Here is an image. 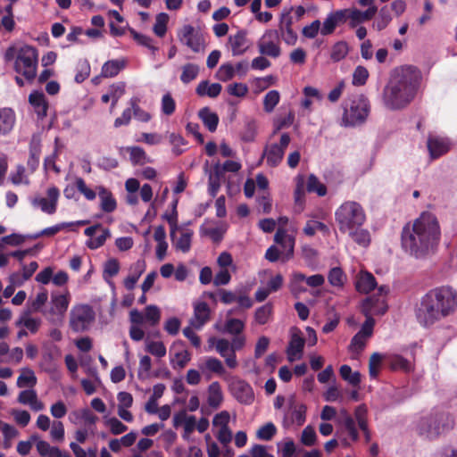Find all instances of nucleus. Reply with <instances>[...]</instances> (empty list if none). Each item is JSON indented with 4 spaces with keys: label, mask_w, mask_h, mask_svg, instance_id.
Returning <instances> with one entry per match:
<instances>
[{
    "label": "nucleus",
    "mask_w": 457,
    "mask_h": 457,
    "mask_svg": "<svg viewBox=\"0 0 457 457\" xmlns=\"http://www.w3.org/2000/svg\"><path fill=\"white\" fill-rule=\"evenodd\" d=\"M441 241V227L436 216L423 212L402 228L401 245L405 253L425 259L436 253Z\"/></svg>",
    "instance_id": "f257e3e1"
},
{
    "label": "nucleus",
    "mask_w": 457,
    "mask_h": 457,
    "mask_svg": "<svg viewBox=\"0 0 457 457\" xmlns=\"http://www.w3.org/2000/svg\"><path fill=\"white\" fill-rule=\"evenodd\" d=\"M420 71L411 65L395 69L384 87L382 100L390 110H400L410 104L420 87Z\"/></svg>",
    "instance_id": "f03ea898"
},
{
    "label": "nucleus",
    "mask_w": 457,
    "mask_h": 457,
    "mask_svg": "<svg viewBox=\"0 0 457 457\" xmlns=\"http://www.w3.org/2000/svg\"><path fill=\"white\" fill-rule=\"evenodd\" d=\"M457 310V291L451 287H438L429 290L420 300L416 311L419 323L430 327Z\"/></svg>",
    "instance_id": "7ed1b4c3"
},
{
    "label": "nucleus",
    "mask_w": 457,
    "mask_h": 457,
    "mask_svg": "<svg viewBox=\"0 0 457 457\" xmlns=\"http://www.w3.org/2000/svg\"><path fill=\"white\" fill-rule=\"evenodd\" d=\"M4 61L12 62L13 70L31 81L37 76L38 64V51L27 44L10 46L4 53Z\"/></svg>",
    "instance_id": "20e7f679"
},
{
    "label": "nucleus",
    "mask_w": 457,
    "mask_h": 457,
    "mask_svg": "<svg viewBox=\"0 0 457 457\" xmlns=\"http://www.w3.org/2000/svg\"><path fill=\"white\" fill-rule=\"evenodd\" d=\"M335 219L340 232L345 233L362 227L366 221V213L359 203L345 201L336 210Z\"/></svg>",
    "instance_id": "39448f33"
},
{
    "label": "nucleus",
    "mask_w": 457,
    "mask_h": 457,
    "mask_svg": "<svg viewBox=\"0 0 457 457\" xmlns=\"http://www.w3.org/2000/svg\"><path fill=\"white\" fill-rule=\"evenodd\" d=\"M341 125L358 127L365 123L370 114L369 100L363 95H357L347 99L344 104Z\"/></svg>",
    "instance_id": "423d86ee"
},
{
    "label": "nucleus",
    "mask_w": 457,
    "mask_h": 457,
    "mask_svg": "<svg viewBox=\"0 0 457 457\" xmlns=\"http://www.w3.org/2000/svg\"><path fill=\"white\" fill-rule=\"evenodd\" d=\"M453 426V420L448 413L435 412L421 417L416 425V429L420 436L428 439H435Z\"/></svg>",
    "instance_id": "0eeeda50"
},
{
    "label": "nucleus",
    "mask_w": 457,
    "mask_h": 457,
    "mask_svg": "<svg viewBox=\"0 0 457 457\" xmlns=\"http://www.w3.org/2000/svg\"><path fill=\"white\" fill-rule=\"evenodd\" d=\"M96 320V312L92 306L87 303L74 304L69 312L68 325L76 334L90 330Z\"/></svg>",
    "instance_id": "6e6552de"
},
{
    "label": "nucleus",
    "mask_w": 457,
    "mask_h": 457,
    "mask_svg": "<svg viewBox=\"0 0 457 457\" xmlns=\"http://www.w3.org/2000/svg\"><path fill=\"white\" fill-rule=\"evenodd\" d=\"M71 303V294L69 291H54L50 295L48 308L42 311L46 320L53 325L62 324L65 313L68 311Z\"/></svg>",
    "instance_id": "1a4fd4ad"
},
{
    "label": "nucleus",
    "mask_w": 457,
    "mask_h": 457,
    "mask_svg": "<svg viewBox=\"0 0 457 457\" xmlns=\"http://www.w3.org/2000/svg\"><path fill=\"white\" fill-rule=\"evenodd\" d=\"M306 420V406L298 401L295 395H290L283 410L282 426L288 429L293 426L300 427Z\"/></svg>",
    "instance_id": "9d476101"
},
{
    "label": "nucleus",
    "mask_w": 457,
    "mask_h": 457,
    "mask_svg": "<svg viewBox=\"0 0 457 457\" xmlns=\"http://www.w3.org/2000/svg\"><path fill=\"white\" fill-rule=\"evenodd\" d=\"M389 293L387 286L378 287V293L367 297L361 303V312L364 316L373 317L375 315H384L387 309L386 296Z\"/></svg>",
    "instance_id": "9b49d317"
},
{
    "label": "nucleus",
    "mask_w": 457,
    "mask_h": 457,
    "mask_svg": "<svg viewBox=\"0 0 457 457\" xmlns=\"http://www.w3.org/2000/svg\"><path fill=\"white\" fill-rule=\"evenodd\" d=\"M60 197V190L55 186L49 187L46 191V195H36L30 199V204L34 209L40 210L42 212L52 215L55 213Z\"/></svg>",
    "instance_id": "f8f14e48"
},
{
    "label": "nucleus",
    "mask_w": 457,
    "mask_h": 457,
    "mask_svg": "<svg viewBox=\"0 0 457 457\" xmlns=\"http://www.w3.org/2000/svg\"><path fill=\"white\" fill-rule=\"evenodd\" d=\"M291 137L288 133L280 136L278 143L267 144L263 151V158L270 167H277L283 160L285 151L290 144Z\"/></svg>",
    "instance_id": "ddd939ff"
},
{
    "label": "nucleus",
    "mask_w": 457,
    "mask_h": 457,
    "mask_svg": "<svg viewBox=\"0 0 457 457\" xmlns=\"http://www.w3.org/2000/svg\"><path fill=\"white\" fill-rule=\"evenodd\" d=\"M258 51L262 55L278 58L281 54V48L277 29H268L257 42Z\"/></svg>",
    "instance_id": "4468645a"
},
{
    "label": "nucleus",
    "mask_w": 457,
    "mask_h": 457,
    "mask_svg": "<svg viewBox=\"0 0 457 457\" xmlns=\"http://www.w3.org/2000/svg\"><path fill=\"white\" fill-rule=\"evenodd\" d=\"M194 232L187 227L174 228L170 229V236L172 246L176 251L184 253H188L191 249V242Z\"/></svg>",
    "instance_id": "2eb2a0df"
},
{
    "label": "nucleus",
    "mask_w": 457,
    "mask_h": 457,
    "mask_svg": "<svg viewBox=\"0 0 457 457\" xmlns=\"http://www.w3.org/2000/svg\"><path fill=\"white\" fill-rule=\"evenodd\" d=\"M231 395L243 404H251L254 400L252 386L245 381L235 378L229 384Z\"/></svg>",
    "instance_id": "dca6fc26"
},
{
    "label": "nucleus",
    "mask_w": 457,
    "mask_h": 457,
    "mask_svg": "<svg viewBox=\"0 0 457 457\" xmlns=\"http://www.w3.org/2000/svg\"><path fill=\"white\" fill-rule=\"evenodd\" d=\"M179 37L182 44L195 53L200 52L204 47L202 36L195 30L192 25H184L179 32Z\"/></svg>",
    "instance_id": "f3484780"
},
{
    "label": "nucleus",
    "mask_w": 457,
    "mask_h": 457,
    "mask_svg": "<svg viewBox=\"0 0 457 457\" xmlns=\"http://www.w3.org/2000/svg\"><path fill=\"white\" fill-rule=\"evenodd\" d=\"M305 340L299 329L294 328L291 331V337L287 348V355L289 361H295L302 359L303 353Z\"/></svg>",
    "instance_id": "a211bd4d"
},
{
    "label": "nucleus",
    "mask_w": 457,
    "mask_h": 457,
    "mask_svg": "<svg viewBox=\"0 0 457 457\" xmlns=\"http://www.w3.org/2000/svg\"><path fill=\"white\" fill-rule=\"evenodd\" d=\"M348 20L347 9H340L329 12L324 20L321 27V35L332 34L336 28Z\"/></svg>",
    "instance_id": "6ab92c4d"
},
{
    "label": "nucleus",
    "mask_w": 457,
    "mask_h": 457,
    "mask_svg": "<svg viewBox=\"0 0 457 457\" xmlns=\"http://www.w3.org/2000/svg\"><path fill=\"white\" fill-rule=\"evenodd\" d=\"M324 216L325 213L323 212L319 214H308L310 220H307L303 227V233L308 237H313L317 231L321 232L325 236L328 235L330 233L329 227L320 220L324 219Z\"/></svg>",
    "instance_id": "aec40b11"
},
{
    "label": "nucleus",
    "mask_w": 457,
    "mask_h": 457,
    "mask_svg": "<svg viewBox=\"0 0 457 457\" xmlns=\"http://www.w3.org/2000/svg\"><path fill=\"white\" fill-rule=\"evenodd\" d=\"M173 426L175 428L182 426L184 428L182 437L185 440H188L190 435L195 429L196 419L194 415H187L186 411H181L174 414Z\"/></svg>",
    "instance_id": "412c9836"
},
{
    "label": "nucleus",
    "mask_w": 457,
    "mask_h": 457,
    "mask_svg": "<svg viewBox=\"0 0 457 457\" xmlns=\"http://www.w3.org/2000/svg\"><path fill=\"white\" fill-rule=\"evenodd\" d=\"M429 155L432 159H437L450 150L451 143L448 138L430 136L427 142Z\"/></svg>",
    "instance_id": "4be33fe9"
},
{
    "label": "nucleus",
    "mask_w": 457,
    "mask_h": 457,
    "mask_svg": "<svg viewBox=\"0 0 457 457\" xmlns=\"http://www.w3.org/2000/svg\"><path fill=\"white\" fill-rule=\"evenodd\" d=\"M210 308L204 302H198L194 305V315L189 320V324L195 329H201L210 319Z\"/></svg>",
    "instance_id": "5701e85b"
},
{
    "label": "nucleus",
    "mask_w": 457,
    "mask_h": 457,
    "mask_svg": "<svg viewBox=\"0 0 457 457\" xmlns=\"http://www.w3.org/2000/svg\"><path fill=\"white\" fill-rule=\"evenodd\" d=\"M129 337L134 341H141L145 337L144 330L140 328L144 324V314L142 312L133 309L129 312Z\"/></svg>",
    "instance_id": "b1692460"
},
{
    "label": "nucleus",
    "mask_w": 457,
    "mask_h": 457,
    "mask_svg": "<svg viewBox=\"0 0 457 457\" xmlns=\"http://www.w3.org/2000/svg\"><path fill=\"white\" fill-rule=\"evenodd\" d=\"M378 12V7L368 8L365 11H361L357 8H348V20L349 26L351 28H356L361 23L371 20L376 12Z\"/></svg>",
    "instance_id": "393cba45"
},
{
    "label": "nucleus",
    "mask_w": 457,
    "mask_h": 457,
    "mask_svg": "<svg viewBox=\"0 0 457 457\" xmlns=\"http://www.w3.org/2000/svg\"><path fill=\"white\" fill-rule=\"evenodd\" d=\"M17 401L21 404L29 406L34 411L45 409V404L38 399L37 392L32 388L21 391Z\"/></svg>",
    "instance_id": "a878e982"
},
{
    "label": "nucleus",
    "mask_w": 457,
    "mask_h": 457,
    "mask_svg": "<svg viewBox=\"0 0 457 457\" xmlns=\"http://www.w3.org/2000/svg\"><path fill=\"white\" fill-rule=\"evenodd\" d=\"M228 46L233 56L243 54L248 49L246 32L239 30L235 35L228 37Z\"/></svg>",
    "instance_id": "bb28decb"
},
{
    "label": "nucleus",
    "mask_w": 457,
    "mask_h": 457,
    "mask_svg": "<svg viewBox=\"0 0 457 457\" xmlns=\"http://www.w3.org/2000/svg\"><path fill=\"white\" fill-rule=\"evenodd\" d=\"M145 267L146 264L144 260H137L129 267V274L123 281L126 289L132 290L135 288L139 278L145 272Z\"/></svg>",
    "instance_id": "cd10ccee"
},
{
    "label": "nucleus",
    "mask_w": 457,
    "mask_h": 457,
    "mask_svg": "<svg viewBox=\"0 0 457 457\" xmlns=\"http://www.w3.org/2000/svg\"><path fill=\"white\" fill-rule=\"evenodd\" d=\"M29 102L39 118L46 116L48 103L43 92L37 90L31 92L29 96Z\"/></svg>",
    "instance_id": "c85d7f7f"
},
{
    "label": "nucleus",
    "mask_w": 457,
    "mask_h": 457,
    "mask_svg": "<svg viewBox=\"0 0 457 457\" xmlns=\"http://www.w3.org/2000/svg\"><path fill=\"white\" fill-rule=\"evenodd\" d=\"M16 120L15 112L11 108L0 109V136L8 135L13 129Z\"/></svg>",
    "instance_id": "c756f323"
},
{
    "label": "nucleus",
    "mask_w": 457,
    "mask_h": 457,
    "mask_svg": "<svg viewBox=\"0 0 457 457\" xmlns=\"http://www.w3.org/2000/svg\"><path fill=\"white\" fill-rule=\"evenodd\" d=\"M274 240L277 244L282 246L286 260L291 258L294 253L295 246L294 237L287 235L285 229L278 228L277 233L275 234Z\"/></svg>",
    "instance_id": "7c9ffc66"
},
{
    "label": "nucleus",
    "mask_w": 457,
    "mask_h": 457,
    "mask_svg": "<svg viewBox=\"0 0 457 457\" xmlns=\"http://www.w3.org/2000/svg\"><path fill=\"white\" fill-rule=\"evenodd\" d=\"M96 190L102 211L104 212H112L117 207V203L111 191L102 186L96 187Z\"/></svg>",
    "instance_id": "2f4dec72"
},
{
    "label": "nucleus",
    "mask_w": 457,
    "mask_h": 457,
    "mask_svg": "<svg viewBox=\"0 0 457 457\" xmlns=\"http://www.w3.org/2000/svg\"><path fill=\"white\" fill-rule=\"evenodd\" d=\"M41 323V319L32 317L29 311H24L21 313L20 317L15 322V325L17 327L23 326L30 333L35 334L39 329Z\"/></svg>",
    "instance_id": "473e14b6"
},
{
    "label": "nucleus",
    "mask_w": 457,
    "mask_h": 457,
    "mask_svg": "<svg viewBox=\"0 0 457 457\" xmlns=\"http://www.w3.org/2000/svg\"><path fill=\"white\" fill-rule=\"evenodd\" d=\"M69 420L73 424H79L80 421H84L87 426H93L96 420L97 417L92 413V411L87 409L76 410L70 413Z\"/></svg>",
    "instance_id": "72a5a7b5"
},
{
    "label": "nucleus",
    "mask_w": 457,
    "mask_h": 457,
    "mask_svg": "<svg viewBox=\"0 0 457 457\" xmlns=\"http://www.w3.org/2000/svg\"><path fill=\"white\" fill-rule=\"evenodd\" d=\"M377 286L374 276L370 272H361L356 278L355 287L357 291L368 294Z\"/></svg>",
    "instance_id": "f704fd0d"
},
{
    "label": "nucleus",
    "mask_w": 457,
    "mask_h": 457,
    "mask_svg": "<svg viewBox=\"0 0 457 457\" xmlns=\"http://www.w3.org/2000/svg\"><path fill=\"white\" fill-rule=\"evenodd\" d=\"M223 393L219 382H212L208 386L207 403L212 409H218L223 403Z\"/></svg>",
    "instance_id": "c9c22d12"
},
{
    "label": "nucleus",
    "mask_w": 457,
    "mask_h": 457,
    "mask_svg": "<svg viewBox=\"0 0 457 457\" xmlns=\"http://www.w3.org/2000/svg\"><path fill=\"white\" fill-rule=\"evenodd\" d=\"M121 152L129 154L133 165H144L150 162L144 149L139 146H127L122 148Z\"/></svg>",
    "instance_id": "e433bc0d"
},
{
    "label": "nucleus",
    "mask_w": 457,
    "mask_h": 457,
    "mask_svg": "<svg viewBox=\"0 0 457 457\" xmlns=\"http://www.w3.org/2000/svg\"><path fill=\"white\" fill-rule=\"evenodd\" d=\"M222 87L219 83L210 84L207 80L201 81L196 88L195 92L200 96H209L212 98L217 97L221 92Z\"/></svg>",
    "instance_id": "4c0bfd02"
},
{
    "label": "nucleus",
    "mask_w": 457,
    "mask_h": 457,
    "mask_svg": "<svg viewBox=\"0 0 457 457\" xmlns=\"http://www.w3.org/2000/svg\"><path fill=\"white\" fill-rule=\"evenodd\" d=\"M198 116L209 131L214 132L217 129L219 117L216 112L208 107H204L199 111Z\"/></svg>",
    "instance_id": "58836bf2"
},
{
    "label": "nucleus",
    "mask_w": 457,
    "mask_h": 457,
    "mask_svg": "<svg viewBox=\"0 0 457 457\" xmlns=\"http://www.w3.org/2000/svg\"><path fill=\"white\" fill-rule=\"evenodd\" d=\"M345 233L360 246L367 247L370 244V233L368 229L357 227L353 230H347Z\"/></svg>",
    "instance_id": "ea45409f"
},
{
    "label": "nucleus",
    "mask_w": 457,
    "mask_h": 457,
    "mask_svg": "<svg viewBox=\"0 0 457 457\" xmlns=\"http://www.w3.org/2000/svg\"><path fill=\"white\" fill-rule=\"evenodd\" d=\"M222 177L223 175L220 165L217 163L213 167V170L209 175L208 192L212 197H214L220 190Z\"/></svg>",
    "instance_id": "a19ab883"
},
{
    "label": "nucleus",
    "mask_w": 457,
    "mask_h": 457,
    "mask_svg": "<svg viewBox=\"0 0 457 457\" xmlns=\"http://www.w3.org/2000/svg\"><path fill=\"white\" fill-rule=\"evenodd\" d=\"M120 269V262L115 258L109 259L104 262L103 278L111 287H114L112 278L119 273Z\"/></svg>",
    "instance_id": "79ce46f5"
},
{
    "label": "nucleus",
    "mask_w": 457,
    "mask_h": 457,
    "mask_svg": "<svg viewBox=\"0 0 457 457\" xmlns=\"http://www.w3.org/2000/svg\"><path fill=\"white\" fill-rule=\"evenodd\" d=\"M125 67V62L121 60H111L104 63L101 74L104 78H112L117 76Z\"/></svg>",
    "instance_id": "37998d69"
},
{
    "label": "nucleus",
    "mask_w": 457,
    "mask_h": 457,
    "mask_svg": "<svg viewBox=\"0 0 457 457\" xmlns=\"http://www.w3.org/2000/svg\"><path fill=\"white\" fill-rule=\"evenodd\" d=\"M37 377L34 371L29 368L21 369V373L17 378L16 385L18 387H33L37 384Z\"/></svg>",
    "instance_id": "c03bdc74"
},
{
    "label": "nucleus",
    "mask_w": 457,
    "mask_h": 457,
    "mask_svg": "<svg viewBox=\"0 0 457 457\" xmlns=\"http://www.w3.org/2000/svg\"><path fill=\"white\" fill-rule=\"evenodd\" d=\"M143 314L144 323H146L149 326L154 327L160 322L161 310L154 304L147 305Z\"/></svg>",
    "instance_id": "a18cd8bd"
},
{
    "label": "nucleus",
    "mask_w": 457,
    "mask_h": 457,
    "mask_svg": "<svg viewBox=\"0 0 457 457\" xmlns=\"http://www.w3.org/2000/svg\"><path fill=\"white\" fill-rule=\"evenodd\" d=\"M392 17L387 6L382 7L378 11V14L373 21V28L378 31L386 29L388 24L391 22Z\"/></svg>",
    "instance_id": "49530a36"
},
{
    "label": "nucleus",
    "mask_w": 457,
    "mask_h": 457,
    "mask_svg": "<svg viewBox=\"0 0 457 457\" xmlns=\"http://www.w3.org/2000/svg\"><path fill=\"white\" fill-rule=\"evenodd\" d=\"M340 376L350 385L356 386L361 383V374L359 371L353 372L349 365H342L339 370Z\"/></svg>",
    "instance_id": "de8ad7c7"
},
{
    "label": "nucleus",
    "mask_w": 457,
    "mask_h": 457,
    "mask_svg": "<svg viewBox=\"0 0 457 457\" xmlns=\"http://www.w3.org/2000/svg\"><path fill=\"white\" fill-rule=\"evenodd\" d=\"M245 328V322L239 319L230 318L224 323V332L232 336L242 335Z\"/></svg>",
    "instance_id": "09e8293b"
},
{
    "label": "nucleus",
    "mask_w": 457,
    "mask_h": 457,
    "mask_svg": "<svg viewBox=\"0 0 457 457\" xmlns=\"http://www.w3.org/2000/svg\"><path fill=\"white\" fill-rule=\"evenodd\" d=\"M169 20L170 17L166 12H160L156 15L153 30L157 37H163L165 36Z\"/></svg>",
    "instance_id": "8fccbe9b"
},
{
    "label": "nucleus",
    "mask_w": 457,
    "mask_h": 457,
    "mask_svg": "<svg viewBox=\"0 0 457 457\" xmlns=\"http://www.w3.org/2000/svg\"><path fill=\"white\" fill-rule=\"evenodd\" d=\"M389 364L393 370H401L405 372H409L412 370L411 361L399 354L390 356Z\"/></svg>",
    "instance_id": "3c124183"
},
{
    "label": "nucleus",
    "mask_w": 457,
    "mask_h": 457,
    "mask_svg": "<svg viewBox=\"0 0 457 457\" xmlns=\"http://www.w3.org/2000/svg\"><path fill=\"white\" fill-rule=\"evenodd\" d=\"M202 234L209 237L212 241L219 242L222 239L223 235L226 231V227L217 226L212 227L208 225H203L201 227Z\"/></svg>",
    "instance_id": "603ef678"
},
{
    "label": "nucleus",
    "mask_w": 457,
    "mask_h": 457,
    "mask_svg": "<svg viewBox=\"0 0 457 457\" xmlns=\"http://www.w3.org/2000/svg\"><path fill=\"white\" fill-rule=\"evenodd\" d=\"M306 188L309 192L316 193L319 196H324L327 194L326 186L313 174L308 177Z\"/></svg>",
    "instance_id": "864d4df0"
},
{
    "label": "nucleus",
    "mask_w": 457,
    "mask_h": 457,
    "mask_svg": "<svg viewBox=\"0 0 457 457\" xmlns=\"http://www.w3.org/2000/svg\"><path fill=\"white\" fill-rule=\"evenodd\" d=\"M199 73V66L195 63H187L182 67L180 80L184 84H188L194 80Z\"/></svg>",
    "instance_id": "5fc2aeb1"
},
{
    "label": "nucleus",
    "mask_w": 457,
    "mask_h": 457,
    "mask_svg": "<svg viewBox=\"0 0 457 457\" xmlns=\"http://www.w3.org/2000/svg\"><path fill=\"white\" fill-rule=\"evenodd\" d=\"M176 111V101L170 92L165 93L161 100V112L165 116L172 115Z\"/></svg>",
    "instance_id": "6e6d98bb"
},
{
    "label": "nucleus",
    "mask_w": 457,
    "mask_h": 457,
    "mask_svg": "<svg viewBox=\"0 0 457 457\" xmlns=\"http://www.w3.org/2000/svg\"><path fill=\"white\" fill-rule=\"evenodd\" d=\"M328 279L331 286L342 287L346 281V276L340 268L335 267L329 270Z\"/></svg>",
    "instance_id": "4d7b16f0"
},
{
    "label": "nucleus",
    "mask_w": 457,
    "mask_h": 457,
    "mask_svg": "<svg viewBox=\"0 0 457 457\" xmlns=\"http://www.w3.org/2000/svg\"><path fill=\"white\" fill-rule=\"evenodd\" d=\"M236 75V69L231 63H223L220 65L216 72L215 77L217 79L227 82L231 80Z\"/></svg>",
    "instance_id": "13d9d810"
},
{
    "label": "nucleus",
    "mask_w": 457,
    "mask_h": 457,
    "mask_svg": "<svg viewBox=\"0 0 457 457\" xmlns=\"http://www.w3.org/2000/svg\"><path fill=\"white\" fill-rule=\"evenodd\" d=\"M145 350L158 358L164 357L167 353L164 344L161 341L146 340Z\"/></svg>",
    "instance_id": "bf43d9fd"
},
{
    "label": "nucleus",
    "mask_w": 457,
    "mask_h": 457,
    "mask_svg": "<svg viewBox=\"0 0 457 457\" xmlns=\"http://www.w3.org/2000/svg\"><path fill=\"white\" fill-rule=\"evenodd\" d=\"M305 280V275L301 272H295L292 274L290 278V290L291 292L297 295L303 292H305V288L303 287V283Z\"/></svg>",
    "instance_id": "052dcab7"
},
{
    "label": "nucleus",
    "mask_w": 457,
    "mask_h": 457,
    "mask_svg": "<svg viewBox=\"0 0 457 457\" xmlns=\"http://www.w3.org/2000/svg\"><path fill=\"white\" fill-rule=\"evenodd\" d=\"M280 99V95L277 90L269 91L263 99V108L265 112H271L276 105L278 104Z\"/></svg>",
    "instance_id": "680f3d73"
},
{
    "label": "nucleus",
    "mask_w": 457,
    "mask_h": 457,
    "mask_svg": "<svg viewBox=\"0 0 457 457\" xmlns=\"http://www.w3.org/2000/svg\"><path fill=\"white\" fill-rule=\"evenodd\" d=\"M272 306L270 303L264 304L258 308L254 314L255 321L260 325L266 324L271 316Z\"/></svg>",
    "instance_id": "e2e57ef3"
},
{
    "label": "nucleus",
    "mask_w": 457,
    "mask_h": 457,
    "mask_svg": "<svg viewBox=\"0 0 457 457\" xmlns=\"http://www.w3.org/2000/svg\"><path fill=\"white\" fill-rule=\"evenodd\" d=\"M348 54V45L344 41L336 43L331 50L330 57L334 62L343 60Z\"/></svg>",
    "instance_id": "0e129e2a"
},
{
    "label": "nucleus",
    "mask_w": 457,
    "mask_h": 457,
    "mask_svg": "<svg viewBox=\"0 0 457 457\" xmlns=\"http://www.w3.org/2000/svg\"><path fill=\"white\" fill-rule=\"evenodd\" d=\"M191 360V354L187 350H182L175 353L170 362L175 369H183Z\"/></svg>",
    "instance_id": "69168bd1"
},
{
    "label": "nucleus",
    "mask_w": 457,
    "mask_h": 457,
    "mask_svg": "<svg viewBox=\"0 0 457 457\" xmlns=\"http://www.w3.org/2000/svg\"><path fill=\"white\" fill-rule=\"evenodd\" d=\"M90 74V65L87 60H79L77 64V73L75 75V81L81 83L85 81Z\"/></svg>",
    "instance_id": "338daca9"
},
{
    "label": "nucleus",
    "mask_w": 457,
    "mask_h": 457,
    "mask_svg": "<svg viewBox=\"0 0 457 457\" xmlns=\"http://www.w3.org/2000/svg\"><path fill=\"white\" fill-rule=\"evenodd\" d=\"M282 457H292L296 452V446L293 439L287 438L284 442L277 444Z\"/></svg>",
    "instance_id": "774afa93"
}]
</instances>
